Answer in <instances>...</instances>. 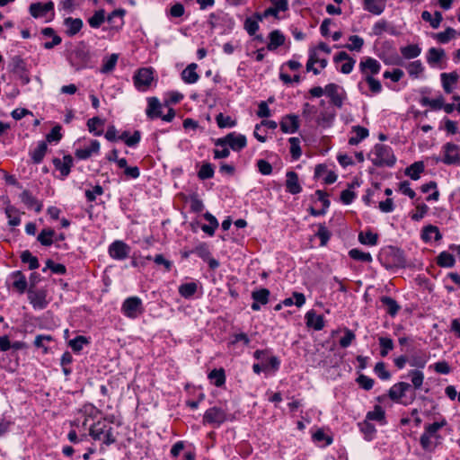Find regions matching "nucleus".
Returning <instances> with one entry per match:
<instances>
[{
    "mask_svg": "<svg viewBox=\"0 0 460 460\" xmlns=\"http://www.w3.org/2000/svg\"><path fill=\"white\" fill-rule=\"evenodd\" d=\"M204 217L208 222V225H203L201 229L208 235H213L215 230L218 227V222L217 218L208 212L204 215Z\"/></svg>",
    "mask_w": 460,
    "mask_h": 460,
    "instance_id": "40",
    "label": "nucleus"
},
{
    "mask_svg": "<svg viewBox=\"0 0 460 460\" xmlns=\"http://www.w3.org/2000/svg\"><path fill=\"white\" fill-rule=\"evenodd\" d=\"M409 376L411 377V382L415 389L420 388L424 381V374L419 369L410 370Z\"/></svg>",
    "mask_w": 460,
    "mask_h": 460,
    "instance_id": "56",
    "label": "nucleus"
},
{
    "mask_svg": "<svg viewBox=\"0 0 460 460\" xmlns=\"http://www.w3.org/2000/svg\"><path fill=\"white\" fill-rule=\"evenodd\" d=\"M377 259L386 270L408 268L404 251L397 246L388 245L381 249Z\"/></svg>",
    "mask_w": 460,
    "mask_h": 460,
    "instance_id": "1",
    "label": "nucleus"
},
{
    "mask_svg": "<svg viewBox=\"0 0 460 460\" xmlns=\"http://www.w3.org/2000/svg\"><path fill=\"white\" fill-rule=\"evenodd\" d=\"M56 233L51 228H44L39 234L37 240L44 246H50L53 243V237Z\"/></svg>",
    "mask_w": 460,
    "mask_h": 460,
    "instance_id": "41",
    "label": "nucleus"
},
{
    "mask_svg": "<svg viewBox=\"0 0 460 460\" xmlns=\"http://www.w3.org/2000/svg\"><path fill=\"white\" fill-rule=\"evenodd\" d=\"M374 372L382 380H388L391 378V373L388 370H386L385 363L383 361H379L376 364L374 367Z\"/></svg>",
    "mask_w": 460,
    "mask_h": 460,
    "instance_id": "64",
    "label": "nucleus"
},
{
    "mask_svg": "<svg viewBox=\"0 0 460 460\" xmlns=\"http://www.w3.org/2000/svg\"><path fill=\"white\" fill-rule=\"evenodd\" d=\"M28 298L30 303L36 309H44L48 305L46 300V292L43 290L32 291L30 289L28 292Z\"/></svg>",
    "mask_w": 460,
    "mask_h": 460,
    "instance_id": "16",
    "label": "nucleus"
},
{
    "mask_svg": "<svg viewBox=\"0 0 460 460\" xmlns=\"http://www.w3.org/2000/svg\"><path fill=\"white\" fill-rule=\"evenodd\" d=\"M130 248L122 241H115L109 247L111 257L116 260H124L128 257Z\"/></svg>",
    "mask_w": 460,
    "mask_h": 460,
    "instance_id": "11",
    "label": "nucleus"
},
{
    "mask_svg": "<svg viewBox=\"0 0 460 460\" xmlns=\"http://www.w3.org/2000/svg\"><path fill=\"white\" fill-rule=\"evenodd\" d=\"M367 420H376L377 422H380L381 424H385V411L384 408L376 404L374 406V410L371 411H368L366 416Z\"/></svg>",
    "mask_w": 460,
    "mask_h": 460,
    "instance_id": "35",
    "label": "nucleus"
},
{
    "mask_svg": "<svg viewBox=\"0 0 460 460\" xmlns=\"http://www.w3.org/2000/svg\"><path fill=\"white\" fill-rule=\"evenodd\" d=\"M215 145L217 146H229L233 150L239 151L246 146V137L243 135L232 132L225 137L217 139Z\"/></svg>",
    "mask_w": 460,
    "mask_h": 460,
    "instance_id": "5",
    "label": "nucleus"
},
{
    "mask_svg": "<svg viewBox=\"0 0 460 460\" xmlns=\"http://www.w3.org/2000/svg\"><path fill=\"white\" fill-rule=\"evenodd\" d=\"M313 440L315 443L323 442V446H329L332 443L333 438L332 436H329L324 433L322 429H318L312 436Z\"/></svg>",
    "mask_w": 460,
    "mask_h": 460,
    "instance_id": "55",
    "label": "nucleus"
},
{
    "mask_svg": "<svg viewBox=\"0 0 460 460\" xmlns=\"http://www.w3.org/2000/svg\"><path fill=\"white\" fill-rule=\"evenodd\" d=\"M376 158L372 159V163L377 167H393L396 163V157L393 153V149L384 144H376L374 146Z\"/></svg>",
    "mask_w": 460,
    "mask_h": 460,
    "instance_id": "2",
    "label": "nucleus"
},
{
    "mask_svg": "<svg viewBox=\"0 0 460 460\" xmlns=\"http://www.w3.org/2000/svg\"><path fill=\"white\" fill-rule=\"evenodd\" d=\"M352 132L356 133V136L349 138V144L350 146H357L362 140L367 138L369 135V130L362 126L356 125L351 128Z\"/></svg>",
    "mask_w": 460,
    "mask_h": 460,
    "instance_id": "25",
    "label": "nucleus"
},
{
    "mask_svg": "<svg viewBox=\"0 0 460 460\" xmlns=\"http://www.w3.org/2000/svg\"><path fill=\"white\" fill-rule=\"evenodd\" d=\"M456 34V31L454 28L447 27L444 31L433 33V38L436 39L439 43L446 44L449 42Z\"/></svg>",
    "mask_w": 460,
    "mask_h": 460,
    "instance_id": "43",
    "label": "nucleus"
},
{
    "mask_svg": "<svg viewBox=\"0 0 460 460\" xmlns=\"http://www.w3.org/2000/svg\"><path fill=\"white\" fill-rule=\"evenodd\" d=\"M380 302L385 307L386 314L390 316L394 317L397 315L399 311L401 310V305L397 303V301L388 296H382L380 297Z\"/></svg>",
    "mask_w": 460,
    "mask_h": 460,
    "instance_id": "23",
    "label": "nucleus"
},
{
    "mask_svg": "<svg viewBox=\"0 0 460 460\" xmlns=\"http://www.w3.org/2000/svg\"><path fill=\"white\" fill-rule=\"evenodd\" d=\"M161 103L155 97H151L148 99V107L146 109V116L154 119L155 118L161 117Z\"/></svg>",
    "mask_w": 460,
    "mask_h": 460,
    "instance_id": "32",
    "label": "nucleus"
},
{
    "mask_svg": "<svg viewBox=\"0 0 460 460\" xmlns=\"http://www.w3.org/2000/svg\"><path fill=\"white\" fill-rule=\"evenodd\" d=\"M364 80L367 82V84L369 86V90L373 93H379L382 91V84L379 80L376 79L371 75H366L364 77Z\"/></svg>",
    "mask_w": 460,
    "mask_h": 460,
    "instance_id": "62",
    "label": "nucleus"
},
{
    "mask_svg": "<svg viewBox=\"0 0 460 460\" xmlns=\"http://www.w3.org/2000/svg\"><path fill=\"white\" fill-rule=\"evenodd\" d=\"M105 21V12L104 10L96 11L95 13L89 18L88 22L89 25L93 28H99L103 22Z\"/></svg>",
    "mask_w": 460,
    "mask_h": 460,
    "instance_id": "59",
    "label": "nucleus"
},
{
    "mask_svg": "<svg viewBox=\"0 0 460 460\" xmlns=\"http://www.w3.org/2000/svg\"><path fill=\"white\" fill-rule=\"evenodd\" d=\"M445 98L442 94H439L435 99H429V97L423 96L420 100V103L422 106H429L434 111L441 110L444 106Z\"/></svg>",
    "mask_w": 460,
    "mask_h": 460,
    "instance_id": "34",
    "label": "nucleus"
},
{
    "mask_svg": "<svg viewBox=\"0 0 460 460\" xmlns=\"http://www.w3.org/2000/svg\"><path fill=\"white\" fill-rule=\"evenodd\" d=\"M279 126L283 133H296L300 127L299 118L296 114H287L282 118Z\"/></svg>",
    "mask_w": 460,
    "mask_h": 460,
    "instance_id": "10",
    "label": "nucleus"
},
{
    "mask_svg": "<svg viewBox=\"0 0 460 460\" xmlns=\"http://www.w3.org/2000/svg\"><path fill=\"white\" fill-rule=\"evenodd\" d=\"M6 217L9 219V225L12 226H19L21 223L20 213L17 208L8 206L5 208Z\"/></svg>",
    "mask_w": 460,
    "mask_h": 460,
    "instance_id": "48",
    "label": "nucleus"
},
{
    "mask_svg": "<svg viewBox=\"0 0 460 460\" xmlns=\"http://www.w3.org/2000/svg\"><path fill=\"white\" fill-rule=\"evenodd\" d=\"M52 162L55 168L60 172L63 178L70 173L71 167L73 166V158L70 155H65L63 161L59 158H54Z\"/></svg>",
    "mask_w": 460,
    "mask_h": 460,
    "instance_id": "20",
    "label": "nucleus"
},
{
    "mask_svg": "<svg viewBox=\"0 0 460 460\" xmlns=\"http://www.w3.org/2000/svg\"><path fill=\"white\" fill-rule=\"evenodd\" d=\"M88 343L89 341L86 337L79 335L69 341L68 344L75 352H79L83 349L84 346Z\"/></svg>",
    "mask_w": 460,
    "mask_h": 460,
    "instance_id": "60",
    "label": "nucleus"
},
{
    "mask_svg": "<svg viewBox=\"0 0 460 460\" xmlns=\"http://www.w3.org/2000/svg\"><path fill=\"white\" fill-rule=\"evenodd\" d=\"M10 66H11V71L16 75L22 74V73L26 72L25 62L19 56H15L12 58Z\"/></svg>",
    "mask_w": 460,
    "mask_h": 460,
    "instance_id": "51",
    "label": "nucleus"
},
{
    "mask_svg": "<svg viewBox=\"0 0 460 460\" xmlns=\"http://www.w3.org/2000/svg\"><path fill=\"white\" fill-rule=\"evenodd\" d=\"M315 236L320 239V245L324 246L329 242L332 233L327 229L324 223H321L318 225V231L316 232Z\"/></svg>",
    "mask_w": 460,
    "mask_h": 460,
    "instance_id": "49",
    "label": "nucleus"
},
{
    "mask_svg": "<svg viewBox=\"0 0 460 460\" xmlns=\"http://www.w3.org/2000/svg\"><path fill=\"white\" fill-rule=\"evenodd\" d=\"M208 378L216 386L220 387L226 382L225 370L223 368L213 369L208 374Z\"/></svg>",
    "mask_w": 460,
    "mask_h": 460,
    "instance_id": "44",
    "label": "nucleus"
},
{
    "mask_svg": "<svg viewBox=\"0 0 460 460\" xmlns=\"http://www.w3.org/2000/svg\"><path fill=\"white\" fill-rule=\"evenodd\" d=\"M269 43L267 49L270 51L276 50L285 43V35L279 30H274L269 34Z\"/></svg>",
    "mask_w": 460,
    "mask_h": 460,
    "instance_id": "21",
    "label": "nucleus"
},
{
    "mask_svg": "<svg viewBox=\"0 0 460 460\" xmlns=\"http://www.w3.org/2000/svg\"><path fill=\"white\" fill-rule=\"evenodd\" d=\"M121 311L128 318H137L144 311L142 300L137 296L127 298L122 304Z\"/></svg>",
    "mask_w": 460,
    "mask_h": 460,
    "instance_id": "6",
    "label": "nucleus"
},
{
    "mask_svg": "<svg viewBox=\"0 0 460 460\" xmlns=\"http://www.w3.org/2000/svg\"><path fill=\"white\" fill-rule=\"evenodd\" d=\"M363 7L366 11L379 15L381 14L385 8V1L386 0H362Z\"/></svg>",
    "mask_w": 460,
    "mask_h": 460,
    "instance_id": "22",
    "label": "nucleus"
},
{
    "mask_svg": "<svg viewBox=\"0 0 460 460\" xmlns=\"http://www.w3.org/2000/svg\"><path fill=\"white\" fill-rule=\"evenodd\" d=\"M286 190L287 192L296 195L302 191V187L299 183L298 174L294 171H288L286 174Z\"/></svg>",
    "mask_w": 460,
    "mask_h": 460,
    "instance_id": "13",
    "label": "nucleus"
},
{
    "mask_svg": "<svg viewBox=\"0 0 460 460\" xmlns=\"http://www.w3.org/2000/svg\"><path fill=\"white\" fill-rule=\"evenodd\" d=\"M153 80V71L150 68H140L134 75L135 86L140 91H146Z\"/></svg>",
    "mask_w": 460,
    "mask_h": 460,
    "instance_id": "8",
    "label": "nucleus"
},
{
    "mask_svg": "<svg viewBox=\"0 0 460 460\" xmlns=\"http://www.w3.org/2000/svg\"><path fill=\"white\" fill-rule=\"evenodd\" d=\"M410 388L411 385L409 383L398 382L388 390L387 395L392 401L399 402Z\"/></svg>",
    "mask_w": 460,
    "mask_h": 460,
    "instance_id": "15",
    "label": "nucleus"
},
{
    "mask_svg": "<svg viewBox=\"0 0 460 460\" xmlns=\"http://www.w3.org/2000/svg\"><path fill=\"white\" fill-rule=\"evenodd\" d=\"M50 270L53 273L64 275L66 272L65 265L60 263H55L52 260L49 259L46 261V267L43 268L42 271L45 272L47 270Z\"/></svg>",
    "mask_w": 460,
    "mask_h": 460,
    "instance_id": "57",
    "label": "nucleus"
},
{
    "mask_svg": "<svg viewBox=\"0 0 460 460\" xmlns=\"http://www.w3.org/2000/svg\"><path fill=\"white\" fill-rule=\"evenodd\" d=\"M425 165L422 161H417L405 169L404 173L411 180L417 181L420 177V173L424 172Z\"/></svg>",
    "mask_w": 460,
    "mask_h": 460,
    "instance_id": "30",
    "label": "nucleus"
},
{
    "mask_svg": "<svg viewBox=\"0 0 460 460\" xmlns=\"http://www.w3.org/2000/svg\"><path fill=\"white\" fill-rule=\"evenodd\" d=\"M431 234H435V236H434L435 241H439L442 239V234L438 229V227L436 226H433V225H428V226H424L421 230L420 236H421V239L423 240V242H425V243L430 242L431 241V236H430Z\"/></svg>",
    "mask_w": 460,
    "mask_h": 460,
    "instance_id": "29",
    "label": "nucleus"
},
{
    "mask_svg": "<svg viewBox=\"0 0 460 460\" xmlns=\"http://www.w3.org/2000/svg\"><path fill=\"white\" fill-rule=\"evenodd\" d=\"M290 144V155L293 160H298L302 155L300 140L298 137H292L288 139Z\"/></svg>",
    "mask_w": 460,
    "mask_h": 460,
    "instance_id": "50",
    "label": "nucleus"
},
{
    "mask_svg": "<svg viewBox=\"0 0 460 460\" xmlns=\"http://www.w3.org/2000/svg\"><path fill=\"white\" fill-rule=\"evenodd\" d=\"M106 420L107 419H104L103 420H98L90 428V436L94 440L102 439V436L106 431L105 429H107L109 427V425L106 423Z\"/></svg>",
    "mask_w": 460,
    "mask_h": 460,
    "instance_id": "28",
    "label": "nucleus"
},
{
    "mask_svg": "<svg viewBox=\"0 0 460 460\" xmlns=\"http://www.w3.org/2000/svg\"><path fill=\"white\" fill-rule=\"evenodd\" d=\"M446 58V52L443 49L430 48L427 53V62L431 66L438 65Z\"/></svg>",
    "mask_w": 460,
    "mask_h": 460,
    "instance_id": "26",
    "label": "nucleus"
},
{
    "mask_svg": "<svg viewBox=\"0 0 460 460\" xmlns=\"http://www.w3.org/2000/svg\"><path fill=\"white\" fill-rule=\"evenodd\" d=\"M357 384L364 390L369 391L373 388L375 381L374 379L370 378L369 376L360 374L356 378Z\"/></svg>",
    "mask_w": 460,
    "mask_h": 460,
    "instance_id": "63",
    "label": "nucleus"
},
{
    "mask_svg": "<svg viewBox=\"0 0 460 460\" xmlns=\"http://www.w3.org/2000/svg\"><path fill=\"white\" fill-rule=\"evenodd\" d=\"M349 256L354 261L362 262H371L373 260L369 252H365L357 248L349 250Z\"/></svg>",
    "mask_w": 460,
    "mask_h": 460,
    "instance_id": "42",
    "label": "nucleus"
},
{
    "mask_svg": "<svg viewBox=\"0 0 460 460\" xmlns=\"http://www.w3.org/2000/svg\"><path fill=\"white\" fill-rule=\"evenodd\" d=\"M400 51L402 58L406 59H412L420 55L421 49L417 44H410L405 47H401Z\"/></svg>",
    "mask_w": 460,
    "mask_h": 460,
    "instance_id": "37",
    "label": "nucleus"
},
{
    "mask_svg": "<svg viewBox=\"0 0 460 460\" xmlns=\"http://www.w3.org/2000/svg\"><path fill=\"white\" fill-rule=\"evenodd\" d=\"M228 420V414L225 409L219 406H213L208 409L203 415V424H209L219 427Z\"/></svg>",
    "mask_w": 460,
    "mask_h": 460,
    "instance_id": "4",
    "label": "nucleus"
},
{
    "mask_svg": "<svg viewBox=\"0 0 460 460\" xmlns=\"http://www.w3.org/2000/svg\"><path fill=\"white\" fill-rule=\"evenodd\" d=\"M306 320V325L309 328H314L315 331H321L324 327L323 316L316 314L314 309L309 310L305 316Z\"/></svg>",
    "mask_w": 460,
    "mask_h": 460,
    "instance_id": "19",
    "label": "nucleus"
},
{
    "mask_svg": "<svg viewBox=\"0 0 460 460\" xmlns=\"http://www.w3.org/2000/svg\"><path fill=\"white\" fill-rule=\"evenodd\" d=\"M21 200L29 208H34V210L39 213L42 209V203L39 201L32 194L25 190L20 195Z\"/></svg>",
    "mask_w": 460,
    "mask_h": 460,
    "instance_id": "24",
    "label": "nucleus"
},
{
    "mask_svg": "<svg viewBox=\"0 0 460 460\" xmlns=\"http://www.w3.org/2000/svg\"><path fill=\"white\" fill-rule=\"evenodd\" d=\"M54 3L52 1H49L45 4L42 3H33L30 5V13L34 18L43 17L49 12L53 11Z\"/></svg>",
    "mask_w": 460,
    "mask_h": 460,
    "instance_id": "14",
    "label": "nucleus"
},
{
    "mask_svg": "<svg viewBox=\"0 0 460 460\" xmlns=\"http://www.w3.org/2000/svg\"><path fill=\"white\" fill-rule=\"evenodd\" d=\"M444 126H440L439 129H445L449 135H456L459 133V128L457 127V122L451 120L447 117H445L443 119Z\"/></svg>",
    "mask_w": 460,
    "mask_h": 460,
    "instance_id": "61",
    "label": "nucleus"
},
{
    "mask_svg": "<svg viewBox=\"0 0 460 460\" xmlns=\"http://www.w3.org/2000/svg\"><path fill=\"white\" fill-rule=\"evenodd\" d=\"M280 367V360L276 356L268 357L266 351L261 349V372L274 375Z\"/></svg>",
    "mask_w": 460,
    "mask_h": 460,
    "instance_id": "7",
    "label": "nucleus"
},
{
    "mask_svg": "<svg viewBox=\"0 0 460 460\" xmlns=\"http://www.w3.org/2000/svg\"><path fill=\"white\" fill-rule=\"evenodd\" d=\"M442 150L443 157H435L437 163L442 162L447 165L460 166V146L447 142L442 146Z\"/></svg>",
    "mask_w": 460,
    "mask_h": 460,
    "instance_id": "3",
    "label": "nucleus"
},
{
    "mask_svg": "<svg viewBox=\"0 0 460 460\" xmlns=\"http://www.w3.org/2000/svg\"><path fill=\"white\" fill-rule=\"evenodd\" d=\"M259 13L255 12L252 17H248L244 22V29L250 35H254L258 30Z\"/></svg>",
    "mask_w": 460,
    "mask_h": 460,
    "instance_id": "52",
    "label": "nucleus"
},
{
    "mask_svg": "<svg viewBox=\"0 0 460 460\" xmlns=\"http://www.w3.org/2000/svg\"><path fill=\"white\" fill-rule=\"evenodd\" d=\"M198 66L195 63H191L182 71L181 78L186 84H195L199 75L196 72Z\"/></svg>",
    "mask_w": 460,
    "mask_h": 460,
    "instance_id": "31",
    "label": "nucleus"
},
{
    "mask_svg": "<svg viewBox=\"0 0 460 460\" xmlns=\"http://www.w3.org/2000/svg\"><path fill=\"white\" fill-rule=\"evenodd\" d=\"M335 116H336L335 111H332V112L323 111V112H321V114L317 119V122L323 128H330L333 123Z\"/></svg>",
    "mask_w": 460,
    "mask_h": 460,
    "instance_id": "53",
    "label": "nucleus"
},
{
    "mask_svg": "<svg viewBox=\"0 0 460 460\" xmlns=\"http://www.w3.org/2000/svg\"><path fill=\"white\" fill-rule=\"evenodd\" d=\"M216 122L220 128H233L236 125V119L222 112L216 116Z\"/></svg>",
    "mask_w": 460,
    "mask_h": 460,
    "instance_id": "39",
    "label": "nucleus"
},
{
    "mask_svg": "<svg viewBox=\"0 0 460 460\" xmlns=\"http://www.w3.org/2000/svg\"><path fill=\"white\" fill-rule=\"evenodd\" d=\"M197 288L195 282L184 283L179 287V294L184 298H190L196 293Z\"/></svg>",
    "mask_w": 460,
    "mask_h": 460,
    "instance_id": "47",
    "label": "nucleus"
},
{
    "mask_svg": "<svg viewBox=\"0 0 460 460\" xmlns=\"http://www.w3.org/2000/svg\"><path fill=\"white\" fill-rule=\"evenodd\" d=\"M359 69L364 75H368L367 71H369L370 75L373 76L380 72L381 65L376 59L367 57L359 63Z\"/></svg>",
    "mask_w": 460,
    "mask_h": 460,
    "instance_id": "18",
    "label": "nucleus"
},
{
    "mask_svg": "<svg viewBox=\"0 0 460 460\" xmlns=\"http://www.w3.org/2000/svg\"><path fill=\"white\" fill-rule=\"evenodd\" d=\"M358 241L364 245L374 246L377 244L378 234L376 233H373L371 230L360 232L358 234Z\"/></svg>",
    "mask_w": 460,
    "mask_h": 460,
    "instance_id": "36",
    "label": "nucleus"
},
{
    "mask_svg": "<svg viewBox=\"0 0 460 460\" xmlns=\"http://www.w3.org/2000/svg\"><path fill=\"white\" fill-rule=\"evenodd\" d=\"M407 352L410 353L409 364L417 368H424L428 360L429 355L422 349H416L415 348L408 349Z\"/></svg>",
    "mask_w": 460,
    "mask_h": 460,
    "instance_id": "9",
    "label": "nucleus"
},
{
    "mask_svg": "<svg viewBox=\"0 0 460 460\" xmlns=\"http://www.w3.org/2000/svg\"><path fill=\"white\" fill-rule=\"evenodd\" d=\"M64 24L66 27V34L68 36H74L82 29L83 21L79 18L67 17L64 20Z\"/></svg>",
    "mask_w": 460,
    "mask_h": 460,
    "instance_id": "27",
    "label": "nucleus"
},
{
    "mask_svg": "<svg viewBox=\"0 0 460 460\" xmlns=\"http://www.w3.org/2000/svg\"><path fill=\"white\" fill-rule=\"evenodd\" d=\"M407 71L410 75V76L412 77H418L420 74H421L424 71V66H422V63L420 60H416L411 62L407 66Z\"/></svg>",
    "mask_w": 460,
    "mask_h": 460,
    "instance_id": "58",
    "label": "nucleus"
},
{
    "mask_svg": "<svg viewBox=\"0 0 460 460\" xmlns=\"http://www.w3.org/2000/svg\"><path fill=\"white\" fill-rule=\"evenodd\" d=\"M340 86L334 83L328 84L324 88V93L330 98L331 103L341 109L343 105L344 97L338 93Z\"/></svg>",
    "mask_w": 460,
    "mask_h": 460,
    "instance_id": "12",
    "label": "nucleus"
},
{
    "mask_svg": "<svg viewBox=\"0 0 460 460\" xmlns=\"http://www.w3.org/2000/svg\"><path fill=\"white\" fill-rule=\"evenodd\" d=\"M360 431L365 435V438L368 441L372 440L376 429L374 424L370 423L368 420H365L358 423Z\"/></svg>",
    "mask_w": 460,
    "mask_h": 460,
    "instance_id": "45",
    "label": "nucleus"
},
{
    "mask_svg": "<svg viewBox=\"0 0 460 460\" xmlns=\"http://www.w3.org/2000/svg\"><path fill=\"white\" fill-rule=\"evenodd\" d=\"M48 150L47 143L41 141L39 143L38 147L31 152V156L34 164H40L42 162Z\"/></svg>",
    "mask_w": 460,
    "mask_h": 460,
    "instance_id": "38",
    "label": "nucleus"
},
{
    "mask_svg": "<svg viewBox=\"0 0 460 460\" xmlns=\"http://www.w3.org/2000/svg\"><path fill=\"white\" fill-rule=\"evenodd\" d=\"M436 262L439 267L452 268L456 264V259L450 252L443 251L436 258Z\"/></svg>",
    "mask_w": 460,
    "mask_h": 460,
    "instance_id": "33",
    "label": "nucleus"
},
{
    "mask_svg": "<svg viewBox=\"0 0 460 460\" xmlns=\"http://www.w3.org/2000/svg\"><path fill=\"white\" fill-rule=\"evenodd\" d=\"M378 341L380 345V355L385 358L388 355L390 350L394 349V341L389 337H379Z\"/></svg>",
    "mask_w": 460,
    "mask_h": 460,
    "instance_id": "46",
    "label": "nucleus"
},
{
    "mask_svg": "<svg viewBox=\"0 0 460 460\" xmlns=\"http://www.w3.org/2000/svg\"><path fill=\"white\" fill-rule=\"evenodd\" d=\"M21 260L23 263L29 264L30 270L38 269L40 264L37 257L33 256L31 252L28 250L23 251L21 254Z\"/></svg>",
    "mask_w": 460,
    "mask_h": 460,
    "instance_id": "54",
    "label": "nucleus"
},
{
    "mask_svg": "<svg viewBox=\"0 0 460 460\" xmlns=\"http://www.w3.org/2000/svg\"><path fill=\"white\" fill-rule=\"evenodd\" d=\"M441 83L443 89L446 93H452L454 91V85L457 84L459 80V75L453 71L451 73H442L440 75Z\"/></svg>",
    "mask_w": 460,
    "mask_h": 460,
    "instance_id": "17",
    "label": "nucleus"
}]
</instances>
